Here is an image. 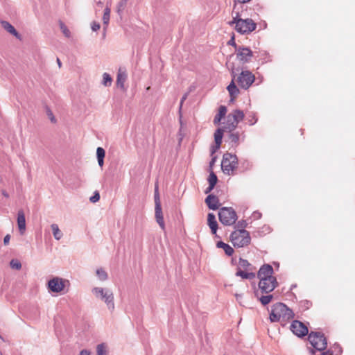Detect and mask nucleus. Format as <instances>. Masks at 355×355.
<instances>
[{"label": "nucleus", "mask_w": 355, "mask_h": 355, "mask_svg": "<svg viewBox=\"0 0 355 355\" xmlns=\"http://www.w3.org/2000/svg\"><path fill=\"white\" fill-rule=\"evenodd\" d=\"M257 119H255L254 122H251L250 125H254L257 122Z\"/></svg>", "instance_id": "60"}, {"label": "nucleus", "mask_w": 355, "mask_h": 355, "mask_svg": "<svg viewBox=\"0 0 355 355\" xmlns=\"http://www.w3.org/2000/svg\"><path fill=\"white\" fill-rule=\"evenodd\" d=\"M223 132H224V130L221 129V128H218L216 130V132L214 133L215 146L211 147V155L215 153V152L220 148L221 143H222Z\"/></svg>", "instance_id": "17"}, {"label": "nucleus", "mask_w": 355, "mask_h": 355, "mask_svg": "<svg viewBox=\"0 0 355 355\" xmlns=\"http://www.w3.org/2000/svg\"><path fill=\"white\" fill-rule=\"evenodd\" d=\"M235 297L237 301H239L242 298L241 294H235Z\"/></svg>", "instance_id": "54"}, {"label": "nucleus", "mask_w": 355, "mask_h": 355, "mask_svg": "<svg viewBox=\"0 0 355 355\" xmlns=\"http://www.w3.org/2000/svg\"><path fill=\"white\" fill-rule=\"evenodd\" d=\"M92 293L96 297L101 299L107 304L109 310L113 311L114 309V294L111 290L94 287L92 289Z\"/></svg>", "instance_id": "4"}, {"label": "nucleus", "mask_w": 355, "mask_h": 355, "mask_svg": "<svg viewBox=\"0 0 355 355\" xmlns=\"http://www.w3.org/2000/svg\"><path fill=\"white\" fill-rule=\"evenodd\" d=\"M1 193H2V195H3L4 197H6V198H8V197H9L8 193L5 190H3Z\"/></svg>", "instance_id": "55"}, {"label": "nucleus", "mask_w": 355, "mask_h": 355, "mask_svg": "<svg viewBox=\"0 0 355 355\" xmlns=\"http://www.w3.org/2000/svg\"><path fill=\"white\" fill-rule=\"evenodd\" d=\"M1 26L9 33L15 36L16 38L21 40V35L17 31L15 27L8 21L2 20L1 21Z\"/></svg>", "instance_id": "19"}, {"label": "nucleus", "mask_w": 355, "mask_h": 355, "mask_svg": "<svg viewBox=\"0 0 355 355\" xmlns=\"http://www.w3.org/2000/svg\"><path fill=\"white\" fill-rule=\"evenodd\" d=\"M100 199V194L98 193V191H94V194L92 196L90 197L89 198V200L94 203V202H96L99 200Z\"/></svg>", "instance_id": "42"}, {"label": "nucleus", "mask_w": 355, "mask_h": 355, "mask_svg": "<svg viewBox=\"0 0 355 355\" xmlns=\"http://www.w3.org/2000/svg\"><path fill=\"white\" fill-rule=\"evenodd\" d=\"M105 30H106V27H104V32L103 33V37L105 36Z\"/></svg>", "instance_id": "59"}, {"label": "nucleus", "mask_w": 355, "mask_h": 355, "mask_svg": "<svg viewBox=\"0 0 355 355\" xmlns=\"http://www.w3.org/2000/svg\"><path fill=\"white\" fill-rule=\"evenodd\" d=\"M236 31L241 34H247L252 32L257 28V24L252 19L248 18L239 22Z\"/></svg>", "instance_id": "11"}, {"label": "nucleus", "mask_w": 355, "mask_h": 355, "mask_svg": "<svg viewBox=\"0 0 355 355\" xmlns=\"http://www.w3.org/2000/svg\"><path fill=\"white\" fill-rule=\"evenodd\" d=\"M235 52L237 60L243 64L249 62L253 57V53L250 49L243 46L236 48Z\"/></svg>", "instance_id": "12"}, {"label": "nucleus", "mask_w": 355, "mask_h": 355, "mask_svg": "<svg viewBox=\"0 0 355 355\" xmlns=\"http://www.w3.org/2000/svg\"><path fill=\"white\" fill-rule=\"evenodd\" d=\"M214 187L215 186L212 185V187H211V184H209L208 187L205 189V193L206 194L210 193L214 189Z\"/></svg>", "instance_id": "51"}, {"label": "nucleus", "mask_w": 355, "mask_h": 355, "mask_svg": "<svg viewBox=\"0 0 355 355\" xmlns=\"http://www.w3.org/2000/svg\"><path fill=\"white\" fill-rule=\"evenodd\" d=\"M273 272L274 270L272 266L268 263H265L260 267L257 272V277L259 280L275 277L272 275Z\"/></svg>", "instance_id": "15"}, {"label": "nucleus", "mask_w": 355, "mask_h": 355, "mask_svg": "<svg viewBox=\"0 0 355 355\" xmlns=\"http://www.w3.org/2000/svg\"><path fill=\"white\" fill-rule=\"evenodd\" d=\"M294 315L293 310L288 308L285 304L277 302L272 306L270 313V320L272 322H279L280 320H282V322H287L293 319Z\"/></svg>", "instance_id": "2"}, {"label": "nucleus", "mask_w": 355, "mask_h": 355, "mask_svg": "<svg viewBox=\"0 0 355 355\" xmlns=\"http://www.w3.org/2000/svg\"><path fill=\"white\" fill-rule=\"evenodd\" d=\"M205 202L209 209L217 210L219 209V200L217 196L214 194H209L205 199Z\"/></svg>", "instance_id": "18"}, {"label": "nucleus", "mask_w": 355, "mask_h": 355, "mask_svg": "<svg viewBox=\"0 0 355 355\" xmlns=\"http://www.w3.org/2000/svg\"><path fill=\"white\" fill-rule=\"evenodd\" d=\"M154 200H155V211L156 221L159 224V225L162 228V230H164L165 224H164V217H163V214H162V210L161 202H160V199H159V194L158 192L157 186L155 187Z\"/></svg>", "instance_id": "9"}, {"label": "nucleus", "mask_w": 355, "mask_h": 355, "mask_svg": "<svg viewBox=\"0 0 355 355\" xmlns=\"http://www.w3.org/2000/svg\"><path fill=\"white\" fill-rule=\"evenodd\" d=\"M290 329L295 335L300 338H303L309 333L307 327L299 320H293Z\"/></svg>", "instance_id": "14"}, {"label": "nucleus", "mask_w": 355, "mask_h": 355, "mask_svg": "<svg viewBox=\"0 0 355 355\" xmlns=\"http://www.w3.org/2000/svg\"><path fill=\"white\" fill-rule=\"evenodd\" d=\"M238 158L235 154L225 153L223 156L221 168L226 175L233 174L234 171L237 168Z\"/></svg>", "instance_id": "6"}, {"label": "nucleus", "mask_w": 355, "mask_h": 355, "mask_svg": "<svg viewBox=\"0 0 355 355\" xmlns=\"http://www.w3.org/2000/svg\"><path fill=\"white\" fill-rule=\"evenodd\" d=\"M308 340L312 347L318 351H324L327 347V340L322 332L311 331Z\"/></svg>", "instance_id": "7"}, {"label": "nucleus", "mask_w": 355, "mask_h": 355, "mask_svg": "<svg viewBox=\"0 0 355 355\" xmlns=\"http://www.w3.org/2000/svg\"><path fill=\"white\" fill-rule=\"evenodd\" d=\"M245 162L248 165H249V162H248V161H245Z\"/></svg>", "instance_id": "62"}, {"label": "nucleus", "mask_w": 355, "mask_h": 355, "mask_svg": "<svg viewBox=\"0 0 355 355\" xmlns=\"http://www.w3.org/2000/svg\"><path fill=\"white\" fill-rule=\"evenodd\" d=\"M105 155V150L101 147H98L96 149V157L98 165L102 167L104 164V157Z\"/></svg>", "instance_id": "27"}, {"label": "nucleus", "mask_w": 355, "mask_h": 355, "mask_svg": "<svg viewBox=\"0 0 355 355\" xmlns=\"http://www.w3.org/2000/svg\"><path fill=\"white\" fill-rule=\"evenodd\" d=\"M230 239L234 247L242 248L250 243L251 238L245 230L234 231L230 234Z\"/></svg>", "instance_id": "5"}, {"label": "nucleus", "mask_w": 355, "mask_h": 355, "mask_svg": "<svg viewBox=\"0 0 355 355\" xmlns=\"http://www.w3.org/2000/svg\"><path fill=\"white\" fill-rule=\"evenodd\" d=\"M218 218L223 225L230 226L236 223L238 217L232 207H223L218 211Z\"/></svg>", "instance_id": "8"}, {"label": "nucleus", "mask_w": 355, "mask_h": 355, "mask_svg": "<svg viewBox=\"0 0 355 355\" xmlns=\"http://www.w3.org/2000/svg\"><path fill=\"white\" fill-rule=\"evenodd\" d=\"M60 29L62 32V33L65 35V37H69L70 35H71V32L69 31V30L68 29V28L65 26V24L60 21Z\"/></svg>", "instance_id": "37"}, {"label": "nucleus", "mask_w": 355, "mask_h": 355, "mask_svg": "<svg viewBox=\"0 0 355 355\" xmlns=\"http://www.w3.org/2000/svg\"><path fill=\"white\" fill-rule=\"evenodd\" d=\"M127 72L125 69L120 67L118 70L116 84L118 87L124 90V83L127 80Z\"/></svg>", "instance_id": "16"}, {"label": "nucleus", "mask_w": 355, "mask_h": 355, "mask_svg": "<svg viewBox=\"0 0 355 355\" xmlns=\"http://www.w3.org/2000/svg\"><path fill=\"white\" fill-rule=\"evenodd\" d=\"M216 161V157H213L209 162V167L212 168Z\"/></svg>", "instance_id": "53"}, {"label": "nucleus", "mask_w": 355, "mask_h": 355, "mask_svg": "<svg viewBox=\"0 0 355 355\" xmlns=\"http://www.w3.org/2000/svg\"><path fill=\"white\" fill-rule=\"evenodd\" d=\"M258 286L262 293L268 294L278 286V282L276 277H272L260 279Z\"/></svg>", "instance_id": "10"}, {"label": "nucleus", "mask_w": 355, "mask_h": 355, "mask_svg": "<svg viewBox=\"0 0 355 355\" xmlns=\"http://www.w3.org/2000/svg\"><path fill=\"white\" fill-rule=\"evenodd\" d=\"M51 227L55 239L58 241L60 240L62 237L63 234L59 229L58 225L57 224L53 223L51 225Z\"/></svg>", "instance_id": "28"}, {"label": "nucleus", "mask_w": 355, "mask_h": 355, "mask_svg": "<svg viewBox=\"0 0 355 355\" xmlns=\"http://www.w3.org/2000/svg\"><path fill=\"white\" fill-rule=\"evenodd\" d=\"M228 141L231 144L232 147L236 148L239 146L240 142H243L245 140V135L243 131H228Z\"/></svg>", "instance_id": "13"}, {"label": "nucleus", "mask_w": 355, "mask_h": 355, "mask_svg": "<svg viewBox=\"0 0 355 355\" xmlns=\"http://www.w3.org/2000/svg\"><path fill=\"white\" fill-rule=\"evenodd\" d=\"M311 306V302L308 300L301 302V306L303 307L304 310L309 309Z\"/></svg>", "instance_id": "44"}, {"label": "nucleus", "mask_w": 355, "mask_h": 355, "mask_svg": "<svg viewBox=\"0 0 355 355\" xmlns=\"http://www.w3.org/2000/svg\"><path fill=\"white\" fill-rule=\"evenodd\" d=\"M207 223L213 234L216 236V232L218 230V223L216 219V216L213 213H209L207 216Z\"/></svg>", "instance_id": "21"}, {"label": "nucleus", "mask_w": 355, "mask_h": 355, "mask_svg": "<svg viewBox=\"0 0 355 355\" xmlns=\"http://www.w3.org/2000/svg\"><path fill=\"white\" fill-rule=\"evenodd\" d=\"M237 1L241 3H245L250 1L251 0H237Z\"/></svg>", "instance_id": "56"}, {"label": "nucleus", "mask_w": 355, "mask_h": 355, "mask_svg": "<svg viewBox=\"0 0 355 355\" xmlns=\"http://www.w3.org/2000/svg\"><path fill=\"white\" fill-rule=\"evenodd\" d=\"M330 349H333L334 355H341L343 353V349L338 343H335Z\"/></svg>", "instance_id": "39"}, {"label": "nucleus", "mask_w": 355, "mask_h": 355, "mask_svg": "<svg viewBox=\"0 0 355 355\" xmlns=\"http://www.w3.org/2000/svg\"><path fill=\"white\" fill-rule=\"evenodd\" d=\"M96 354L107 355L106 345L105 343H101L96 346Z\"/></svg>", "instance_id": "30"}, {"label": "nucleus", "mask_w": 355, "mask_h": 355, "mask_svg": "<svg viewBox=\"0 0 355 355\" xmlns=\"http://www.w3.org/2000/svg\"><path fill=\"white\" fill-rule=\"evenodd\" d=\"M238 125V123L236 121L233 120L232 118L230 117V114L227 115L226 119V123L224 126V129L226 131L229 130H235Z\"/></svg>", "instance_id": "22"}, {"label": "nucleus", "mask_w": 355, "mask_h": 355, "mask_svg": "<svg viewBox=\"0 0 355 355\" xmlns=\"http://www.w3.org/2000/svg\"><path fill=\"white\" fill-rule=\"evenodd\" d=\"M112 82V78L110 76V74H108L107 73H104L103 75V85H104L105 86H110L111 85Z\"/></svg>", "instance_id": "35"}, {"label": "nucleus", "mask_w": 355, "mask_h": 355, "mask_svg": "<svg viewBox=\"0 0 355 355\" xmlns=\"http://www.w3.org/2000/svg\"><path fill=\"white\" fill-rule=\"evenodd\" d=\"M236 275L238 277H241L243 279H252L255 277V273L254 272H247L245 271L242 270L240 268H238L237 271L236 272Z\"/></svg>", "instance_id": "25"}, {"label": "nucleus", "mask_w": 355, "mask_h": 355, "mask_svg": "<svg viewBox=\"0 0 355 355\" xmlns=\"http://www.w3.org/2000/svg\"><path fill=\"white\" fill-rule=\"evenodd\" d=\"M273 298V295H262L260 298H259V301L263 305V306H266L267 304H268L271 300H272Z\"/></svg>", "instance_id": "32"}, {"label": "nucleus", "mask_w": 355, "mask_h": 355, "mask_svg": "<svg viewBox=\"0 0 355 355\" xmlns=\"http://www.w3.org/2000/svg\"><path fill=\"white\" fill-rule=\"evenodd\" d=\"M239 12H236V16L233 17V19L228 22L230 26L235 25V29L237 28V25L239 24V22L242 20V19L239 17Z\"/></svg>", "instance_id": "36"}, {"label": "nucleus", "mask_w": 355, "mask_h": 355, "mask_svg": "<svg viewBox=\"0 0 355 355\" xmlns=\"http://www.w3.org/2000/svg\"><path fill=\"white\" fill-rule=\"evenodd\" d=\"M128 0H121L117 6V12L120 15L127 5Z\"/></svg>", "instance_id": "40"}, {"label": "nucleus", "mask_w": 355, "mask_h": 355, "mask_svg": "<svg viewBox=\"0 0 355 355\" xmlns=\"http://www.w3.org/2000/svg\"><path fill=\"white\" fill-rule=\"evenodd\" d=\"M239 268H242L243 269L247 270L248 268V267L250 266V263H249V261L248 260L240 258L239 261Z\"/></svg>", "instance_id": "38"}, {"label": "nucleus", "mask_w": 355, "mask_h": 355, "mask_svg": "<svg viewBox=\"0 0 355 355\" xmlns=\"http://www.w3.org/2000/svg\"><path fill=\"white\" fill-rule=\"evenodd\" d=\"M10 266L12 269L19 270L21 268V263L18 259H13L10 261Z\"/></svg>", "instance_id": "34"}, {"label": "nucleus", "mask_w": 355, "mask_h": 355, "mask_svg": "<svg viewBox=\"0 0 355 355\" xmlns=\"http://www.w3.org/2000/svg\"><path fill=\"white\" fill-rule=\"evenodd\" d=\"M216 247L218 248H223L227 256H231L234 253V249L229 244L221 241L217 242Z\"/></svg>", "instance_id": "23"}, {"label": "nucleus", "mask_w": 355, "mask_h": 355, "mask_svg": "<svg viewBox=\"0 0 355 355\" xmlns=\"http://www.w3.org/2000/svg\"><path fill=\"white\" fill-rule=\"evenodd\" d=\"M209 184H211V187L216 186L218 182V178L216 175L214 173L213 171H211L209 178H208Z\"/></svg>", "instance_id": "31"}, {"label": "nucleus", "mask_w": 355, "mask_h": 355, "mask_svg": "<svg viewBox=\"0 0 355 355\" xmlns=\"http://www.w3.org/2000/svg\"><path fill=\"white\" fill-rule=\"evenodd\" d=\"M295 287H296V285H292L291 289H293Z\"/></svg>", "instance_id": "61"}, {"label": "nucleus", "mask_w": 355, "mask_h": 355, "mask_svg": "<svg viewBox=\"0 0 355 355\" xmlns=\"http://www.w3.org/2000/svg\"><path fill=\"white\" fill-rule=\"evenodd\" d=\"M96 275L101 281H105L107 279V274L103 268H98L96 270Z\"/></svg>", "instance_id": "33"}, {"label": "nucleus", "mask_w": 355, "mask_h": 355, "mask_svg": "<svg viewBox=\"0 0 355 355\" xmlns=\"http://www.w3.org/2000/svg\"><path fill=\"white\" fill-rule=\"evenodd\" d=\"M0 355H3L2 352L0 351Z\"/></svg>", "instance_id": "63"}, {"label": "nucleus", "mask_w": 355, "mask_h": 355, "mask_svg": "<svg viewBox=\"0 0 355 355\" xmlns=\"http://www.w3.org/2000/svg\"><path fill=\"white\" fill-rule=\"evenodd\" d=\"M247 225H248V223H247L246 220H241L237 223L236 227L238 228H239V230H245V228L247 227Z\"/></svg>", "instance_id": "43"}, {"label": "nucleus", "mask_w": 355, "mask_h": 355, "mask_svg": "<svg viewBox=\"0 0 355 355\" xmlns=\"http://www.w3.org/2000/svg\"><path fill=\"white\" fill-rule=\"evenodd\" d=\"M227 113V108L224 105H221L219 107L218 113L215 116L214 119V124H218L220 122L222 118H223Z\"/></svg>", "instance_id": "24"}, {"label": "nucleus", "mask_w": 355, "mask_h": 355, "mask_svg": "<svg viewBox=\"0 0 355 355\" xmlns=\"http://www.w3.org/2000/svg\"><path fill=\"white\" fill-rule=\"evenodd\" d=\"M90 351L87 349H83L80 352V355H90Z\"/></svg>", "instance_id": "52"}, {"label": "nucleus", "mask_w": 355, "mask_h": 355, "mask_svg": "<svg viewBox=\"0 0 355 355\" xmlns=\"http://www.w3.org/2000/svg\"><path fill=\"white\" fill-rule=\"evenodd\" d=\"M46 114L48 115L52 123H55L56 122L55 117L54 116L52 111L50 110V108L49 107H46Z\"/></svg>", "instance_id": "41"}, {"label": "nucleus", "mask_w": 355, "mask_h": 355, "mask_svg": "<svg viewBox=\"0 0 355 355\" xmlns=\"http://www.w3.org/2000/svg\"><path fill=\"white\" fill-rule=\"evenodd\" d=\"M239 69L232 68L231 76L232 81L227 87L230 94L231 101H233L236 96L239 94V89L235 84L236 82L239 86L243 89H248L255 80L254 75L248 70L242 71L239 75Z\"/></svg>", "instance_id": "1"}, {"label": "nucleus", "mask_w": 355, "mask_h": 355, "mask_svg": "<svg viewBox=\"0 0 355 355\" xmlns=\"http://www.w3.org/2000/svg\"><path fill=\"white\" fill-rule=\"evenodd\" d=\"M252 217L254 219H259L261 217V214L259 211H254Z\"/></svg>", "instance_id": "48"}, {"label": "nucleus", "mask_w": 355, "mask_h": 355, "mask_svg": "<svg viewBox=\"0 0 355 355\" xmlns=\"http://www.w3.org/2000/svg\"><path fill=\"white\" fill-rule=\"evenodd\" d=\"M17 225L20 234H24L26 231V218L22 209L19 210L17 213Z\"/></svg>", "instance_id": "20"}, {"label": "nucleus", "mask_w": 355, "mask_h": 355, "mask_svg": "<svg viewBox=\"0 0 355 355\" xmlns=\"http://www.w3.org/2000/svg\"><path fill=\"white\" fill-rule=\"evenodd\" d=\"M189 92H187V93H185V94L182 96V98H181V100H180V110H181L183 103H184V101L187 98L188 95H189Z\"/></svg>", "instance_id": "47"}, {"label": "nucleus", "mask_w": 355, "mask_h": 355, "mask_svg": "<svg viewBox=\"0 0 355 355\" xmlns=\"http://www.w3.org/2000/svg\"><path fill=\"white\" fill-rule=\"evenodd\" d=\"M321 355H334V354L333 349H328L326 352H323L321 354Z\"/></svg>", "instance_id": "50"}, {"label": "nucleus", "mask_w": 355, "mask_h": 355, "mask_svg": "<svg viewBox=\"0 0 355 355\" xmlns=\"http://www.w3.org/2000/svg\"><path fill=\"white\" fill-rule=\"evenodd\" d=\"M100 27H101V25L99 23L96 22V21H93L92 23L91 28L93 31H96L99 30Z\"/></svg>", "instance_id": "45"}, {"label": "nucleus", "mask_w": 355, "mask_h": 355, "mask_svg": "<svg viewBox=\"0 0 355 355\" xmlns=\"http://www.w3.org/2000/svg\"><path fill=\"white\" fill-rule=\"evenodd\" d=\"M57 62H58V64L59 67H60L62 64H61V62H60L59 58H57Z\"/></svg>", "instance_id": "58"}, {"label": "nucleus", "mask_w": 355, "mask_h": 355, "mask_svg": "<svg viewBox=\"0 0 355 355\" xmlns=\"http://www.w3.org/2000/svg\"><path fill=\"white\" fill-rule=\"evenodd\" d=\"M227 44L233 46L235 49V51H236V48H238L239 46H237V44H236L234 36H232V38L228 41Z\"/></svg>", "instance_id": "46"}, {"label": "nucleus", "mask_w": 355, "mask_h": 355, "mask_svg": "<svg viewBox=\"0 0 355 355\" xmlns=\"http://www.w3.org/2000/svg\"><path fill=\"white\" fill-rule=\"evenodd\" d=\"M70 282L68 279L59 277H54L47 282V288L52 293H67L69 291Z\"/></svg>", "instance_id": "3"}, {"label": "nucleus", "mask_w": 355, "mask_h": 355, "mask_svg": "<svg viewBox=\"0 0 355 355\" xmlns=\"http://www.w3.org/2000/svg\"><path fill=\"white\" fill-rule=\"evenodd\" d=\"M110 9L107 7L104 10V13L103 16V24L105 26H107L110 21Z\"/></svg>", "instance_id": "29"}, {"label": "nucleus", "mask_w": 355, "mask_h": 355, "mask_svg": "<svg viewBox=\"0 0 355 355\" xmlns=\"http://www.w3.org/2000/svg\"><path fill=\"white\" fill-rule=\"evenodd\" d=\"M230 117L236 121L237 123L241 121L244 118V113L241 110H235L232 113L230 114Z\"/></svg>", "instance_id": "26"}, {"label": "nucleus", "mask_w": 355, "mask_h": 355, "mask_svg": "<svg viewBox=\"0 0 355 355\" xmlns=\"http://www.w3.org/2000/svg\"><path fill=\"white\" fill-rule=\"evenodd\" d=\"M310 354L311 355H314L315 354V349H310Z\"/></svg>", "instance_id": "57"}, {"label": "nucleus", "mask_w": 355, "mask_h": 355, "mask_svg": "<svg viewBox=\"0 0 355 355\" xmlns=\"http://www.w3.org/2000/svg\"><path fill=\"white\" fill-rule=\"evenodd\" d=\"M10 239V236L9 234L6 235L3 239V244L5 245H8L9 243Z\"/></svg>", "instance_id": "49"}, {"label": "nucleus", "mask_w": 355, "mask_h": 355, "mask_svg": "<svg viewBox=\"0 0 355 355\" xmlns=\"http://www.w3.org/2000/svg\"><path fill=\"white\" fill-rule=\"evenodd\" d=\"M0 338H1V339H2V337H1V335H0Z\"/></svg>", "instance_id": "64"}]
</instances>
